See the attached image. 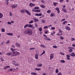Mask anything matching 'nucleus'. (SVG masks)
<instances>
[{
    "label": "nucleus",
    "instance_id": "obj_1",
    "mask_svg": "<svg viewBox=\"0 0 75 75\" xmlns=\"http://www.w3.org/2000/svg\"><path fill=\"white\" fill-rule=\"evenodd\" d=\"M31 24H27L25 25L24 26V28H25L26 27H30V28H32V29L33 30V29H35V26H32Z\"/></svg>",
    "mask_w": 75,
    "mask_h": 75
},
{
    "label": "nucleus",
    "instance_id": "obj_2",
    "mask_svg": "<svg viewBox=\"0 0 75 75\" xmlns=\"http://www.w3.org/2000/svg\"><path fill=\"white\" fill-rule=\"evenodd\" d=\"M33 33V32L31 31H27L26 30L24 32L25 34H29V35H31Z\"/></svg>",
    "mask_w": 75,
    "mask_h": 75
},
{
    "label": "nucleus",
    "instance_id": "obj_3",
    "mask_svg": "<svg viewBox=\"0 0 75 75\" xmlns=\"http://www.w3.org/2000/svg\"><path fill=\"white\" fill-rule=\"evenodd\" d=\"M13 54H14V55L12 56H17V55H19L20 54V52L17 51L14 52H13Z\"/></svg>",
    "mask_w": 75,
    "mask_h": 75
},
{
    "label": "nucleus",
    "instance_id": "obj_4",
    "mask_svg": "<svg viewBox=\"0 0 75 75\" xmlns=\"http://www.w3.org/2000/svg\"><path fill=\"white\" fill-rule=\"evenodd\" d=\"M17 6V4H15L13 5H11V7H12V8H16Z\"/></svg>",
    "mask_w": 75,
    "mask_h": 75
},
{
    "label": "nucleus",
    "instance_id": "obj_5",
    "mask_svg": "<svg viewBox=\"0 0 75 75\" xmlns=\"http://www.w3.org/2000/svg\"><path fill=\"white\" fill-rule=\"evenodd\" d=\"M54 54L53 53L50 54V60H51L54 58Z\"/></svg>",
    "mask_w": 75,
    "mask_h": 75
},
{
    "label": "nucleus",
    "instance_id": "obj_6",
    "mask_svg": "<svg viewBox=\"0 0 75 75\" xmlns=\"http://www.w3.org/2000/svg\"><path fill=\"white\" fill-rule=\"evenodd\" d=\"M65 29L66 30H71V28H70L67 26H66L65 27Z\"/></svg>",
    "mask_w": 75,
    "mask_h": 75
},
{
    "label": "nucleus",
    "instance_id": "obj_7",
    "mask_svg": "<svg viewBox=\"0 0 75 75\" xmlns=\"http://www.w3.org/2000/svg\"><path fill=\"white\" fill-rule=\"evenodd\" d=\"M66 57H67V60H71V59L69 58L71 57V56L69 55H67Z\"/></svg>",
    "mask_w": 75,
    "mask_h": 75
},
{
    "label": "nucleus",
    "instance_id": "obj_8",
    "mask_svg": "<svg viewBox=\"0 0 75 75\" xmlns=\"http://www.w3.org/2000/svg\"><path fill=\"white\" fill-rule=\"evenodd\" d=\"M25 12H26V13H27V14H28V15H31V13L30 12H29L27 10H25Z\"/></svg>",
    "mask_w": 75,
    "mask_h": 75
},
{
    "label": "nucleus",
    "instance_id": "obj_9",
    "mask_svg": "<svg viewBox=\"0 0 75 75\" xmlns=\"http://www.w3.org/2000/svg\"><path fill=\"white\" fill-rule=\"evenodd\" d=\"M6 54L7 55H11V57H13V55H12V53H11V52H10L9 53H7Z\"/></svg>",
    "mask_w": 75,
    "mask_h": 75
},
{
    "label": "nucleus",
    "instance_id": "obj_10",
    "mask_svg": "<svg viewBox=\"0 0 75 75\" xmlns=\"http://www.w3.org/2000/svg\"><path fill=\"white\" fill-rule=\"evenodd\" d=\"M56 10H57V13H59V8L58 7L56 8H55Z\"/></svg>",
    "mask_w": 75,
    "mask_h": 75
},
{
    "label": "nucleus",
    "instance_id": "obj_11",
    "mask_svg": "<svg viewBox=\"0 0 75 75\" xmlns=\"http://www.w3.org/2000/svg\"><path fill=\"white\" fill-rule=\"evenodd\" d=\"M37 66L38 67H42V64L41 63L38 64L37 65Z\"/></svg>",
    "mask_w": 75,
    "mask_h": 75
},
{
    "label": "nucleus",
    "instance_id": "obj_12",
    "mask_svg": "<svg viewBox=\"0 0 75 75\" xmlns=\"http://www.w3.org/2000/svg\"><path fill=\"white\" fill-rule=\"evenodd\" d=\"M29 6L30 7H33V6H35V4H34L32 3H30L29 4Z\"/></svg>",
    "mask_w": 75,
    "mask_h": 75
},
{
    "label": "nucleus",
    "instance_id": "obj_13",
    "mask_svg": "<svg viewBox=\"0 0 75 75\" xmlns=\"http://www.w3.org/2000/svg\"><path fill=\"white\" fill-rule=\"evenodd\" d=\"M71 54H70L69 55L71 57H75V53L74 52L71 53Z\"/></svg>",
    "mask_w": 75,
    "mask_h": 75
},
{
    "label": "nucleus",
    "instance_id": "obj_14",
    "mask_svg": "<svg viewBox=\"0 0 75 75\" xmlns=\"http://www.w3.org/2000/svg\"><path fill=\"white\" fill-rule=\"evenodd\" d=\"M33 20H34L35 22H37V21H38V20L35 18H33Z\"/></svg>",
    "mask_w": 75,
    "mask_h": 75
},
{
    "label": "nucleus",
    "instance_id": "obj_15",
    "mask_svg": "<svg viewBox=\"0 0 75 75\" xmlns=\"http://www.w3.org/2000/svg\"><path fill=\"white\" fill-rule=\"evenodd\" d=\"M21 13H25V9H23V10H21Z\"/></svg>",
    "mask_w": 75,
    "mask_h": 75
},
{
    "label": "nucleus",
    "instance_id": "obj_16",
    "mask_svg": "<svg viewBox=\"0 0 75 75\" xmlns=\"http://www.w3.org/2000/svg\"><path fill=\"white\" fill-rule=\"evenodd\" d=\"M41 15H42V14L41 13L35 14V15L36 16H41Z\"/></svg>",
    "mask_w": 75,
    "mask_h": 75
},
{
    "label": "nucleus",
    "instance_id": "obj_17",
    "mask_svg": "<svg viewBox=\"0 0 75 75\" xmlns=\"http://www.w3.org/2000/svg\"><path fill=\"white\" fill-rule=\"evenodd\" d=\"M10 66H6L4 67V69H7L8 68H10Z\"/></svg>",
    "mask_w": 75,
    "mask_h": 75
},
{
    "label": "nucleus",
    "instance_id": "obj_18",
    "mask_svg": "<svg viewBox=\"0 0 75 75\" xmlns=\"http://www.w3.org/2000/svg\"><path fill=\"white\" fill-rule=\"evenodd\" d=\"M6 35H13V34L12 33H6Z\"/></svg>",
    "mask_w": 75,
    "mask_h": 75
},
{
    "label": "nucleus",
    "instance_id": "obj_19",
    "mask_svg": "<svg viewBox=\"0 0 75 75\" xmlns=\"http://www.w3.org/2000/svg\"><path fill=\"white\" fill-rule=\"evenodd\" d=\"M40 47H42V48H46V47H45V46L44 45H43V44H41L40 45Z\"/></svg>",
    "mask_w": 75,
    "mask_h": 75
},
{
    "label": "nucleus",
    "instance_id": "obj_20",
    "mask_svg": "<svg viewBox=\"0 0 75 75\" xmlns=\"http://www.w3.org/2000/svg\"><path fill=\"white\" fill-rule=\"evenodd\" d=\"M35 59H38V54H36L35 55Z\"/></svg>",
    "mask_w": 75,
    "mask_h": 75
},
{
    "label": "nucleus",
    "instance_id": "obj_21",
    "mask_svg": "<svg viewBox=\"0 0 75 75\" xmlns=\"http://www.w3.org/2000/svg\"><path fill=\"white\" fill-rule=\"evenodd\" d=\"M3 16V14H2L1 13H0V18H2Z\"/></svg>",
    "mask_w": 75,
    "mask_h": 75
},
{
    "label": "nucleus",
    "instance_id": "obj_22",
    "mask_svg": "<svg viewBox=\"0 0 75 75\" xmlns=\"http://www.w3.org/2000/svg\"><path fill=\"white\" fill-rule=\"evenodd\" d=\"M50 17H53L54 16V13L52 12L50 15Z\"/></svg>",
    "mask_w": 75,
    "mask_h": 75
},
{
    "label": "nucleus",
    "instance_id": "obj_23",
    "mask_svg": "<svg viewBox=\"0 0 75 75\" xmlns=\"http://www.w3.org/2000/svg\"><path fill=\"white\" fill-rule=\"evenodd\" d=\"M60 62L61 63H64V62H65V61L63 60H61Z\"/></svg>",
    "mask_w": 75,
    "mask_h": 75
},
{
    "label": "nucleus",
    "instance_id": "obj_24",
    "mask_svg": "<svg viewBox=\"0 0 75 75\" xmlns=\"http://www.w3.org/2000/svg\"><path fill=\"white\" fill-rule=\"evenodd\" d=\"M30 74H31V75H37V73L35 72H32Z\"/></svg>",
    "mask_w": 75,
    "mask_h": 75
},
{
    "label": "nucleus",
    "instance_id": "obj_25",
    "mask_svg": "<svg viewBox=\"0 0 75 75\" xmlns=\"http://www.w3.org/2000/svg\"><path fill=\"white\" fill-rule=\"evenodd\" d=\"M10 50L12 51V52H13V51H16V49H13V48H11Z\"/></svg>",
    "mask_w": 75,
    "mask_h": 75
},
{
    "label": "nucleus",
    "instance_id": "obj_26",
    "mask_svg": "<svg viewBox=\"0 0 75 75\" xmlns=\"http://www.w3.org/2000/svg\"><path fill=\"white\" fill-rule=\"evenodd\" d=\"M41 10H35V12H37V13H39V12H40V11Z\"/></svg>",
    "mask_w": 75,
    "mask_h": 75
},
{
    "label": "nucleus",
    "instance_id": "obj_27",
    "mask_svg": "<svg viewBox=\"0 0 75 75\" xmlns=\"http://www.w3.org/2000/svg\"><path fill=\"white\" fill-rule=\"evenodd\" d=\"M40 6L42 8H45V6L44 5H41Z\"/></svg>",
    "mask_w": 75,
    "mask_h": 75
},
{
    "label": "nucleus",
    "instance_id": "obj_28",
    "mask_svg": "<svg viewBox=\"0 0 75 75\" xmlns=\"http://www.w3.org/2000/svg\"><path fill=\"white\" fill-rule=\"evenodd\" d=\"M59 72V71L58 70V69H56V71H55L56 73L57 74V73H58Z\"/></svg>",
    "mask_w": 75,
    "mask_h": 75
},
{
    "label": "nucleus",
    "instance_id": "obj_29",
    "mask_svg": "<svg viewBox=\"0 0 75 75\" xmlns=\"http://www.w3.org/2000/svg\"><path fill=\"white\" fill-rule=\"evenodd\" d=\"M9 0H5L6 3V4L7 5L8 4V1Z\"/></svg>",
    "mask_w": 75,
    "mask_h": 75
},
{
    "label": "nucleus",
    "instance_id": "obj_30",
    "mask_svg": "<svg viewBox=\"0 0 75 75\" xmlns=\"http://www.w3.org/2000/svg\"><path fill=\"white\" fill-rule=\"evenodd\" d=\"M46 40H48V41H51V39H50L48 37H47L46 38Z\"/></svg>",
    "mask_w": 75,
    "mask_h": 75
},
{
    "label": "nucleus",
    "instance_id": "obj_31",
    "mask_svg": "<svg viewBox=\"0 0 75 75\" xmlns=\"http://www.w3.org/2000/svg\"><path fill=\"white\" fill-rule=\"evenodd\" d=\"M68 21H64L62 22V24L63 25H64L65 24V23H67Z\"/></svg>",
    "mask_w": 75,
    "mask_h": 75
},
{
    "label": "nucleus",
    "instance_id": "obj_32",
    "mask_svg": "<svg viewBox=\"0 0 75 75\" xmlns=\"http://www.w3.org/2000/svg\"><path fill=\"white\" fill-rule=\"evenodd\" d=\"M42 30V29L41 27H40L39 28V31H41Z\"/></svg>",
    "mask_w": 75,
    "mask_h": 75
},
{
    "label": "nucleus",
    "instance_id": "obj_33",
    "mask_svg": "<svg viewBox=\"0 0 75 75\" xmlns=\"http://www.w3.org/2000/svg\"><path fill=\"white\" fill-rule=\"evenodd\" d=\"M58 31H59V33H62V31L60 29H58Z\"/></svg>",
    "mask_w": 75,
    "mask_h": 75
},
{
    "label": "nucleus",
    "instance_id": "obj_34",
    "mask_svg": "<svg viewBox=\"0 0 75 75\" xmlns=\"http://www.w3.org/2000/svg\"><path fill=\"white\" fill-rule=\"evenodd\" d=\"M62 11L64 12H65V13H67V10H66L65 8H63Z\"/></svg>",
    "mask_w": 75,
    "mask_h": 75
},
{
    "label": "nucleus",
    "instance_id": "obj_35",
    "mask_svg": "<svg viewBox=\"0 0 75 75\" xmlns=\"http://www.w3.org/2000/svg\"><path fill=\"white\" fill-rule=\"evenodd\" d=\"M52 47L54 48H58V47L56 45L53 46Z\"/></svg>",
    "mask_w": 75,
    "mask_h": 75
},
{
    "label": "nucleus",
    "instance_id": "obj_36",
    "mask_svg": "<svg viewBox=\"0 0 75 75\" xmlns=\"http://www.w3.org/2000/svg\"><path fill=\"white\" fill-rule=\"evenodd\" d=\"M16 45L17 46V47H20V45L19 44H18V43H16Z\"/></svg>",
    "mask_w": 75,
    "mask_h": 75
},
{
    "label": "nucleus",
    "instance_id": "obj_37",
    "mask_svg": "<svg viewBox=\"0 0 75 75\" xmlns=\"http://www.w3.org/2000/svg\"><path fill=\"white\" fill-rule=\"evenodd\" d=\"M57 4H58V3L57 2L53 3V5H54V6H57Z\"/></svg>",
    "mask_w": 75,
    "mask_h": 75
},
{
    "label": "nucleus",
    "instance_id": "obj_38",
    "mask_svg": "<svg viewBox=\"0 0 75 75\" xmlns=\"http://www.w3.org/2000/svg\"><path fill=\"white\" fill-rule=\"evenodd\" d=\"M12 71H13V69H12L11 68L9 69L8 70V72H9Z\"/></svg>",
    "mask_w": 75,
    "mask_h": 75
},
{
    "label": "nucleus",
    "instance_id": "obj_39",
    "mask_svg": "<svg viewBox=\"0 0 75 75\" xmlns=\"http://www.w3.org/2000/svg\"><path fill=\"white\" fill-rule=\"evenodd\" d=\"M47 13H50L51 12V11L50 10H48L47 11Z\"/></svg>",
    "mask_w": 75,
    "mask_h": 75
},
{
    "label": "nucleus",
    "instance_id": "obj_40",
    "mask_svg": "<svg viewBox=\"0 0 75 75\" xmlns=\"http://www.w3.org/2000/svg\"><path fill=\"white\" fill-rule=\"evenodd\" d=\"M39 8H39L38 6H37V7H35L34 8V9H39Z\"/></svg>",
    "mask_w": 75,
    "mask_h": 75
},
{
    "label": "nucleus",
    "instance_id": "obj_41",
    "mask_svg": "<svg viewBox=\"0 0 75 75\" xmlns=\"http://www.w3.org/2000/svg\"><path fill=\"white\" fill-rule=\"evenodd\" d=\"M48 26H45L44 28V29H47L48 28Z\"/></svg>",
    "mask_w": 75,
    "mask_h": 75
},
{
    "label": "nucleus",
    "instance_id": "obj_42",
    "mask_svg": "<svg viewBox=\"0 0 75 75\" xmlns=\"http://www.w3.org/2000/svg\"><path fill=\"white\" fill-rule=\"evenodd\" d=\"M33 21L32 20L29 22V24H31V23H33Z\"/></svg>",
    "mask_w": 75,
    "mask_h": 75
},
{
    "label": "nucleus",
    "instance_id": "obj_43",
    "mask_svg": "<svg viewBox=\"0 0 75 75\" xmlns=\"http://www.w3.org/2000/svg\"><path fill=\"white\" fill-rule=\"evenodd\" d=\"M57 75H62V74L61 72H59L57 74Z\"/></svg>",
    "mask_w": 75,
    "mask_h": 75
},
{
    "label": "nucleus",
    "instance_id": "obj_44",
    "mask_svg": "<svg viewBox=\"0 0 75 75\" xmlns=\"http://www.w3.org/2000/svg\"><path fill=\"white\" fill-rule=\"evenodd\" d=\"M69 52H71L72 51V50L71 49H69Z\"/></svg>",
    "mask_w": 75,
    "mask_h": 75
},
{
    "label": "nucleus",
    "instance_id": "obj_45",
    "mask_svg": "<svg viewBox=\"0 0 75 75\" xmlns=\"http://www.w3.org/2000/svg\"><path fill=\"white\" fill-rule=\"evenodd\" d=\"M60 55H65V54L64 53H62L61 52H60Z\"/></svg>",
    "mask_w": 75,
    "mask_h": 75
},
{
    "label": "nucleus",
    "instance_id": "obj_46",
    "mask_svg": "<svg viewBox=\"0 0 75 75\" xmlns=\"http://www.w3.org/2000/svg\"><path fill=\"white\" fill-rule=\"evenodd\" d=\"M60 38L61 40H63L64 39V37L62 36H60Z\"/></svg>",
    "mask_w": 75,
    "mask_h": 75
},
{
    "label": "nucleus",
    "instance_id": "obj_47",
    "mask_svg": "<svg viewBox=\"0 0 75 75\" xmlns=\"http://www.w3.org/2000/svg\"><path fill=\"white\" fill-rule=\"evenodd\" d=\"M1 31L2 32H5V30L4 29H1Z\"/></svg>",
    "mask_w": 75,
    "mask_h": 75
},
{
    "label": "nucleus",
    "instance_id": "obj_48",
    "mask_svg": "<svg viewBox=\"0 0 75 75\" xmlns=\"http://www.w3.org/2000/svg\"><path fill=\"white\" fill-rule=\"evenodd\" d=\"M15 66H18V63H15L13 64Z\"/></svg>",
    "mask_w": 75,
    "mask_h": 75
},
{
    "label": "nucleus",
    "instance_id": "obj_49",
    "mask_svg": "<svg viewBox=\"0 0 75 75\" xmlns=\"http://www.w3.org/2000/svg\"><path fill=\"white\" fill-rule=\"evenodd\" d=\"M71 40L72 41H74V40H75V38H71Z\"/></svg>",
    "mask_w": 75,
    "mask_h": 75
},
{
    "label": "nucleus",
    "instance_id": "obj_50",
    "mask_svg": "<svg viewBox=\"0 0 75 75\" xmlns=\"http://www.w3.org/2000/svg\"><path fill=\"white\" fill-rule=\"evenodd\" d=\"M10 42V41L9 40H8L6 41V44H8Z\"/></svg>",
    "mask_w": 75,
    "mask_h": 75
},
{
    "label": "nucleus",
    "instance_id": "obj_51",
    "mask_svg": "<svg viewBox=\"0 0 75 75\" xmlns=\"http://www.w3.org/2000/svg\"><path fill=\"white\" fill-rule=\"evenodd\" d=\"M34 49H35V48L34 47L31 48L30 49V50H34Z\"/></svg>",
    "mask_w": 75,
    "mask_h": 75
},
{
    "label": "nucleus",
    "instance_id": "obj_52",
    "mask_svg": "<svg viewBox=\"0 0 75 75\" xmlns=\"http://www.w3.org/2000/svg\"><path fill=\"white\" fill-rule=\"evenodd\" d=\"M9 16H13V14L11 13V12H10L9 13Z\"/></svg>",
    "mask_w": 75,
    "mask_h": 75
},
{
    "label": "nucleus",
    "instance_id": "obj_53",
    "mask_svg": "<svg viewBox=\"0 0 75 75\" xmlns=\"http://www.w3.org/2000/svg\"><path fill=\"white\" fill-rule=\"evenodd\" d=\"M55 27H52L51 28V30H54V29H55Z\"/></svg>",
    "mask_w": 75,
    "mask_h": 75
},
{
    "label": "nucleus",
    "instance_id": "obj_54",
    "mask_svg": "<svg viewBox=\"0 0 75 75\" xmlns=\"http://www.w3.org/2000/svg\"><path fill=\"white\" fill-rule=\"evenodd\" d=\"M42 22L43 23H45V21H44V20H42Z\"/></svg>",
    "mask_w": 75,
    "mask_h": 75
},
{
    "label": "nucleus",
    "instance_id": "obj_55",
    "mask_svg": "<svg viewBox=\"0 0 75 75\" xmlns=\"http://www.w3.org/2000/svg\"><path fill=\"white\" fill-rule=\"evenodd\" d=\"M65 19L64 18V19H63L62 20H61V21H65Z\"/></svg>",
    "mask_w": 75,
    "mask_h": 75
},
{
    "label": "nucleus",
    "instance_id": "obj_56",
    "mask_svg": "<svg viewBox=\"0 0 75 75\" xmlns=\"http://www.w3.org/2000/svg\"><path fill=\"white\" fill-rule=\"evenodd\" d=\"M35 27H38V25L37 24V23H35Z\"/></svg>",
    "mask_w": 75,
    "mask_h": 75
},
{
    "label": "nucleus",
    "instance_id": "obj_57",
    "mask_svg": "<svg viewBox=\"0 0 75 75\" xmlns=\"http://www.w3.org/2000/svg\"><path fill=\"white\" fill-rule=\"evenodd\" d=\"M7 23L8 24H11V22H8Z\"/></svg>",
    "mask_w": 75,
    "mask_h": 75
},
{
    "label": "nucleus",
    "instance_id": "obj_58",
    "mask_svg": "<svg viewBox=\"0 0 75 75\" xmlns=\"http://www.w3.org/2000/svg\"><path fill=\"white\" fill-rule=\"evenodd\" d=\"M1 60L2 61H4V59L2 58H1Z\"/></svg>",
    "mask_w": 75,
    "mask_h": 75
},
{
    "label": "nucleus",
    "instance_id": "obj_59",
    "mask_svg": "<svg viewBox=\"0 0 75 75\" xmlns=\"http://www.w3.org/2000/svg\"><path fill=\"white\" fill-rule=\"evenodd\" d=\"M72 45L73 47H75V44H73Z\"/></svg>",
    "mask_w": 75,
    "mask_h": 75
},
{
    "label": "nucleus",
    "instance_id": "obj_60",
    "mask_svg": "<svg viewBox=\"0 0 75 75\" xmlns=\"http://www.w3.org/2000/svg\"><path fill=\"white\" fill-rule=\"evenodd\" d=\"M11 23H14V22L13 21H11Z\"/></svg>",
    "mask_w": 75,
    "mask_h": 75
},
{
    "label": "nucleus",
    "instance_id": "obj_61",
    "mask_svg": "<svg viewBox=\"0 0 75 75\" xmlns=\"http://www.w3.org/2000/svg\"><path fill=\"white\" fill-rule=\"evenodd\" d=\"M45 52L44 51H43V52L42 54L43 55V54H45Z\"/></svg>",
    "mask_w": 75,
    "mask_h": 75
},
{
    "label": "nucleus",
    "instance_id": "obj_62",
    "mask_svg": "<svg viewBox=\"0 0 75 75\" xmlns=\"http://www.w3.org/2000/svg\"><path fill=\"white\" fill-rule=\"evenodd\" d=\"M41 2H42V3H44V0H42L41 1Z\"/></svg>",
    "mask_w": 75,
    "mask_h": 75
},
{
    "label": "nucleus",
    "instance_id": "obj_63",
    "mask_svg": "<svg viewBox=\"0 0 75 75\" xmlns=\"http://www.w3.org/2000/svg\"><path fill=\"white\" fill-rule=\"evenodd\" d=\"M12 48H15V46L14 45H12Z\"/></svg>",
    "mask_w": 75,
    "mask_h": 75
},
{
    "label": "nucleus",
    "instance_id": "obj_64",
    "mask_svg": "<svg viewBox=\"0 0 75 75\" xmlns=\"http://www.w3.org/2000/svg\"><path fill=\"white\" fill-rule=\"evenodd\" d=\"M47 74L45 73H43V75H46Z\"/></svg>",
    "mask_w": 75,
    "mask_h": 75
}]
</instances>
